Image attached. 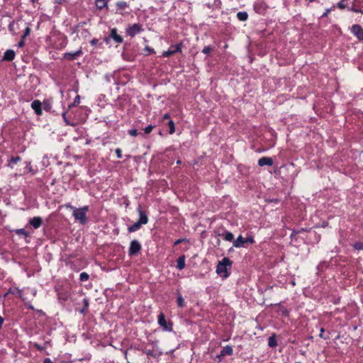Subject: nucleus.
<instances>
[{"instance_id":"f257e3e1","label":"nucleus","mask_w":363,"mask_h":363,"mask_svg":"<svg viewBox=\"0 0 363 363\" xmlns=\"http://www.w3.org/2000/svg\"><path fill=\"white\" fill-rule=\"evenodd\" d=\"M66 208H69L73 211L72 216L76 220H78L80 224L84 225L87 222L86 213L89 211V206H84L83 207L77 208L72 206L70 203L65 205Z\"/></svg>"},{"instance_id":"f03ea898","label":"nucleus","mask_w":363,"mask_h":363,"mask_svg":"<svg viewBox=\"0 0 363 363\" xmlns=\"http://www.w3.org/2000/svg\"><path fill=\"white\" fill-rule=\"evenodd\" d=\"M232 264V262L228 257H224L221 261H220L216 267V272L223 276V277H227L228 276L227 272V267H230Z\"/></svg>"},{"instance_id":"7ed1b4c3","label":"nucleus","mask_w":363,"mask_h":363,"mask_svg":"<svg viewBox=\"0 0 363 363\" xmlns=\"http://www.w3.org/2000/svg\"><path fill=\"white\" fill-rule=\"evenodd\" d=\"M142 250V245L140 242L137 240H133L130 243L128 249V255L130 257L138 255Z\"/></svg>"},{"instance_id":"20e7f679","label":"nucleus","mask_w":363,"mask_h":363,"mask_svg":"<svg viewBox=\"0 0 363 363\" xmlns=\"http://www.w3.org/2000/svg\"><path fill=\"white\" fill-rule=\"evenodd\" d=\"M143 31V28L141 24L134 23L130 26H128L126 29L127 35L133 38L137 34H139Z\"/></svg>"},{"instance_id":"39448f33","label":"nucleus","mask_w":363,"mask_h":363,"mask_svg":"<svg viewBox=\"0 0 363 363\" xmlns=\"http://www.w3.org/2000/svg\"><path fill=\"white\" fill-rule=\"evenodd\" d=\"M163 125H167L169 134H173L175 132L174 123L170 119L169 115L166 113L162 118Z\"/></svg>"},{"instance_id":"423d86ee","label":"nucleus","mask_w":363,"mask_h":363,"mask_svg":"<svg viewBox=\"0 0 363 363\" xmlns=\"http://www.w3.org/2000/svg\"><path fill=\"white\" fill-rule=\"evenodd\" d=\"M158 324L163 328L164 330L170 331L172 330V323L170 322H167L165 318L164 314L161 312L158 315Z\"/></svg>"},{"instance_id":"0eeeda50","label":"nucleus","mask_w":363,"mask_h":363,"mask_svg":"<svg viewBox=\"0 0 363 363\" xmlns=\"http://www.w3.org/2000/svg\"><path fill=\"white\" fill-rule=\"evenodd\" d=\"M351 31L359 40H363V28L359 24L353 25L351 28Z\"/></svg>"},{"instance_id":"6e6552de","label":"nucleus","mask_w":363,"mask_h":363,"mask_svg":"<svg viewBox=\"0 0 363 363\" xmlns=\"http://www.w3.org/2000/svg\"><path fill=\"white\" fill-rule=\"evenodd\" d=\"M137 211L139 214V219L138 222L140 223L142 225H145L148 223V216L145 211L142 210V207L140 205L138 206L137 208Z\"/></svg>"},{"instance_id":"1a4fd4ad","label":"nucleus","mask_w":363,"mask_h":363,"mask_svg":"<svg viewBox=\"0 0 363 363\" xmlns=\"http://www.w3.org/2000/svg\"><path fill=\"white\" fill-rule=\"evenodd\" d=\"M83 54L82 48L79 49L74 52H65L63 54V58L65 60L72 61Z\"/></svg>"},{"instance_id":"9d476101","label":"nucleus","mask_w":363,"mask_h":363,"mask_svg":"<svg viewBox=\"0 0 363 363\" xmlns=\"http://www.w3.org/2000/svg\"><path fill=\"white\" fill-rule=\"evenodd\" d=\"M182 50V43H177L175 46H172L169 48V50L166 52H164V57H169L174 54L177 52H180Z\"/></svg>"},{"instance_id":"9b49d317","label":"nucleus","mask_w":363,"mask_h":363,"mask_svg":"<svg viewBox=\"0 0 363 363\" xmlns=\"http://www.w3.org/2000/svg\"><path fill=\"white\" fill-rule=\"evenodd\" d=\"M182 50V43H177L175 46H172L169 48V50L166 52H164V57H169L174 54L177 52H180Z\"/></svg>"},{"instance_id":"f8f14e48","label":"nucleus","mask_w":363,"mask_h":363,"mask_svg":"<svg viewBox=\"0 0 363 363\" xmlns=\"http://www.w3.org/2000/svg\"><path fill=\"white\" fill-rule=\"evenodd\" d=\"M31 108L34 110L38 116H41L43 113L42 103L40 101L35 99L31 103Z\"/></svg>"},{"instance_id":"ddd939ff","label":"nucleus","mask_w":363,"mask_h":363,"mask_svg":"<svg viewBox=\"0 0 363 363\" xmlns=\"http://www.w3.org/2000/svg\"><path fill=\"white\" fill-rule=\"evenodd\" d=\"M109 38H112L117 43H122L123 41V37L118 34L116 28L111 30Z\"/></svg>"},{"instance_id":"4468645a","label":"nucleus","mask_w":363,"mask_h":363,"mask_svg":"<svg viewBox=\"0 0 363 363\" xmlns=\"http://www.w3.org/2000/svg\"><path fill=\"white\" fill-rule=\"evenodd\" d=\"M255 10L258 13H263L267 9V6L263 1H259L255 3Z\"/></svg>"},{"instance_id":"2eb2a0df","label":"nucleus","mask_w":363,"mask_h":363,"mask_svg":"<svg viewBox=\"0 0 363 363\" xmlns=\"http://www.w3.org/2000/svg\"><path fill=\"white\" fill-rule=\"evenodd\" d=\"M29 224L35 229L39 228L43 224V219L40 216H35L30 219Z\"/></svg>"},{"instance_id":"dca6fc26","label":"nucleus","mask_w":363,"mask_h":363,"mask_svg":"<svg viewBox=\"0 0 363 363\" xmlns=\"http://www.w3.org/2000/svg\"><path fill=\"white\" fill-rule=\"evenodd\" d=\"M233 352V347L230 345H227L221 350L220 354L218 355V357L220 359L221 357H225L226 355H231Z\"/></svg>"},{"instance_id":"f3484780","label":"nucleus","mask_w":363,"mask_h":363,"mask_svg":"<svg viewBox=\"0 0 363 363\" xmlns=\"http://www.w3.org/2000/svg\"><path fill=\"white\" fill-rule=\"evenodd\" d=\"M273 164V160L271 157H263L258 160V165L263 167L265 165L272 166Z\"/></svg>"},{"instance_id":"a211bd4d","label":"nucleus","mask_w":363,"mask_h":363,"mask_svg":"<svg viewBox=\"0 0 363 363\" xmlns=\"http://www.w3.org/2000/svg\"><path fill=\"white\" fill-rule=\"evenodd\" d=\"M16 54L13 50H7L3 56V60L4 61H12L15 58Z\"/></svg>"},{"instance_id":"6ab92c4d","label":"nucleus","mask_w":363,"mask_h":363,"mask_svg":"<svg viewBox=\"0 0 363 363\" xmlns=\"http://www.w3.org/2000/svg\"><path fill=\"white\" fill-rule=\"evenodd\" d=\"M246 244L245 238L242 235H239L238 238L233 241V246L235 247H245Z\"/></svg>"},{"instance_id":"aec40b11","label":"nucleus","mask_w":363,"mask_h":363,"mask_svg":"<svg viewBox=\"0 0 363 363\" xmlns=\"http://www.w3.org/2000/svg\"><path fill=\"white\" fill-rule=\"evenodd\" d=\"M14 294L16 295L18 298H22V291L17 287L10 288L9 291L4 295V297L7 296L9 294Z\"/></svg>"},{"instance_id":"412c9836","label":"nucleus","mask_w":363,"mask_h":363,"mask_svg":"<svg viewBox=\"0 0 363 363\" xmlns=\"http://www.w3.org/2000/svg\"><path fill=\"white\" fill-rule=\"evenodd\" d=\"M142 224L138 221L128 228V233H133L140 229Z\"/></svg>"},{"instance_id":"4be33fe9","label":"nucleus","mask_w":363,"mask_h":363,"mask_svg":"<svg viewBox=\"0 0 363 363\" xmlns=\"http://www.w3.org/2000/svg\"><path fill=\"white\" fill-rule=\"evenodd\" d=\"M116 6L117 10L122 11V10H124L126 8H128L129 6V5L127 2L121 1L116 2Z\"/></svg>"},{"instance_id":"5701e85b","label":"nucleus","mask_w":363,"mask_h":363,"mask_svg":"<svg viewBox=\"0 0 363 363\" xmlns=\"http://www.w3.org/2000/svg\"><path fill=\"white\" fill-rule=\"evenodd\" d=\"M268 345L270 347H275L277 345V341L275 337V335L273 334L272 336H270L268 339Z\"/></svg>"},{"instance_id":"b1692460","label":"nucleus","mask_w":363,"mask_h":363,"mask_svg":"<svg viewBox=\"0 0 363 363\" xmlns=\"http://www.w3.org/2000/svg\"><path fill=\"white\" fill-rule=\"evenodd\" d=\"M47 344H48V342H45L44 343V345L42 346L40 345V344L37 343V342H33L32 345H33V347L34 348H35L38 351H40V352H42L43 350H45L47 347Z\"/></svg>"},{"instance_id":"393cba45","label":"nucleus","mask_w":363,"mask_h":363,"mask_svg":"<svg viewBox=\"0 0 363 363\" xmlns=\"http://www.w3.org/2000/svg\"><path fill=\"white\" fill-rule=\"evenodd\" d=\"M238 18L241 21H245L248 18V14L245 11H240L237 13Z\"/></svg>"},{"instance_id":"a878e982","label":"nucleus","mask_w":363,"mask_h":363,"mask_svg":"<svg viewBox=\"0 0 363 363\" xmlns=\"http://www.w3.org/2000/svg\"><path fill=\"white\" fill-rule=\"evenodd\" d=\"M143 352L147 356L157 357L160 355V354L155 352L153 350H143Z\"/></svg>"},{"instance_id":"bb28decb","label":"nucleus","mask_w":363,"mask_h":363,"mask_svg":"<svg viewBox=\"0 0 363 363\" xmlns=\"http://www.w3.org/2000/svg\"><path fill=\"white\" fill-rule=\"evenodd\" d=\"M223 238L225 240L227 241H233V239H234V235L232 233L230 232H225L224 234H223Z\"/></svg>"},{"instance_id":"cd10ccee","label":"nucleus","mask_w":363,"mask_h":363,"mask_svg":"<svg viewBox=\"0 0 363 363\" xmlns=\"http://www.w3.org/2000/svg\"><path fill=\"white\" fill-rule=\"evenodd\" d=\"M16 233L18 235H23L24 237H28L29 233L23 228L16 230Z\"/></svg>"},{"instance_id":"c85d7f7f","label":"nucleus","mask_w":363,"mask_h":363,"mask_svg":"<svg viewBox=\"0 0 363 363\" xmlns=\"http://www.w3.org/2000/svg\"><path fill=\"white\" fill-rule=\"evenodd\" d=\"M79 103H80V96L79 95H77L76 97L74 98L72 104L69 105V108H71L73 106H76L79 105Z\"/></svg>"},{"instance_id":"c756f323","label":"nucleus","mask_w":363,"mask_h":363,"mask_svg":"<svg viewBox=\"0 0 363 363\" xmlns=\"http://www.w3.org/2000/svg\"><path fill=\"white\" fill-rule=\"evenodd\" d=\"M21 160V158L19 156L11 157L9 160V164H16Z\"/></svg>"},{"instance_id":"7c9ffc66","label":"nucleus","mask_w":363,"mask_h":363,"mask_svg":"<svg viewBox=\"0 0 363 363\" xmlns=\"http://www.w3.org/2000/svg\"><path fill=\"white\" fill-rule=\"evenodd\" d=\"M89 279V275L86 272H82L79 275V280L81 281H86Z\"/></svg>"},{"instance_id":"2f4dec72","label":"nucleus","mask_w":363,"mask_h":363,"mask_svg":"<svg viewBox=\"0 0 363 363\" xmlns=\"http://www.w3.org/2000/svg\"><path fill=\"white\" fill-rule=\"evenodd\" d=\"M347 0H341L339 3H337V6L340 9H344L347 6Z\"/></svg>"},{"instance_id":"473e14b6","label":"nucleus","mask_w":363,"mask_h":363,"mask_svg":"<svg viewBox=\"0 0 363 363\" xmlns=\"http://www.w3.org/2000/svg\"><path fill=\"white\" fill-rule=\"evenodd\" d=\"M353 247L357 250H363V242H357L353 245Z\"/></svg>"},{"instance_id":"72a5a7b5","label":"nucleus","mask_w":363,"mask_h":363,"mask_svg":"<svg viewBox=\"0 0 363 363\" xmlns=\"http://www.w3.org/2000/svg\"><path fill=\"white\" fill-rule=\"evenodd\" d=\"M30 30H30V28L29 27V26H27V27L24 30L23 35H22V38H26L27 36H28L30 33Z\"/></svg>"},{"instance_id":"f704fd0d","label":"nucleus","mask_w":363,"mask_h":363,"mask_svg":"<svg viewBox=\"0 0 363 363\" xmlns=\"http://www.w3.org/2000/svg\"><path fill=\"white\" fill-rule=\"evenodd\" d=\"M100 4L98 6L100 9L107 6L108 0H99Z\"/></svg>"},{"instance_id":"c9c22d12","label":"nucleus","mask_w":363,"mask_h":363,"mask_svg":"<svg viewBox=\"0 0 363 363\" xmlns=\"http://www.w3.org/2000/svg\"><path fill=\"white\" fill-rule=\"evenodd\" d=\"M153 128H154V126H153V125H147V126L144 129V133H145V134H149V133H150L152 131Z\"/></svg>"},{"instance_id":"e433bc0d","label":"nucleus","mask_w":363,"mask_h":363,"mask_svg":"<svg viewBox=\"0 0 363 363\" xmlns=\"http://www.w3.org/2000/svg\"><path fill=\"white\" fill-rule=\"evenodd\" d=\"M182 255L178 257L177 259V267L179 269H182Z\"/></svg>"},{"instance_id":"4c0bfd02","label":"nucleus","mask_w":363,"mask_h":363,"mask_svg":"<svg viewBox=\"0 0 363 363\" xmlns=\"http://www.w3.org/2000/svg\"><path fill=\"white\" fill-rule=\"evenodd\" d=\"M350 11H352L353 12H355V13H363V11L360 9H357L356 8L355 6H352L351 8L349 9Z\"/></svg>"},{"instance_id":"58836bf2","label":"nucleus","mask_w":363,"mask_h":363,"mask_svg":"<svg viewBox=\"0 0 363 363\" xmlns=\"http://www.w3.org/2000/svg\"><path fill=\"white\" fill-rule=\"evenodd\" d=\"M43 107H44V109L47 111H49L51 108L50 104L47 101L43 102Z\"/></svg>"},{"instance_id":"ea45409f","label":"nucleus","mask_w":363,"mask_h":363,"mask_svg":"<svg viewBox=\"0 0 363 363\" xmlns=\"http://www.w3.org/2000/svg\"><path fill=\"white\" fill-rule=\"evenodd\" d=\"M213 49L211 46H206L203 49L202 52L204 54H208Z\"/></svg>"},{"instance_id":"a19ab883","label":"nucleus","mask_w":363,"mask_h":363,"mask_svg":"<svg viewBox=\"0 0 363 363\" xmlns=\"http://www.w3.org/2000/svg\"><path fill=\"white\" fill-rule=\"evenodd\" d=\"M129 135L131 136H137L138 135V130L136 129H131L128 131Z\"/></svg>"},{"instance_id":"79ce46f5","label":"nucleus","mask_w":363,"mask_h":363,"mask_svg":"<svg viewBox=\"0 0 363 363\" xmlns=\"http://www.w3.org/2000/svg\"><path fill=\"white\" fill-rule=\"evenodd\" d=\"M115 152L118 159L122 158V150L120 148H116Z\"/></svg>"},{"instance_id":"37998d69","label":"nucleus","mask_w":363,"mask_h":363,"mask_svg":"<svg viewBox=\"0 0 363 363\" xmlns=\"http://www.w3.org/2000/svg\"><path fill=\"white\" fill-rule=\"evenodd\" d=\"M177 303L178 306L182 307V295L178 294L177 298Z\"/></svg>"},{"instance_id":"c03bdc74","label":"nucleus","mask_w":363,"mask_h":363,"mask_svg":"<svg viewBox=\"0 0 363 363\" xmlns=\"http://www.w3.org/2000/svg\"><path fill=\"white\" fill-rule=\"evenodd\" d=\"M25 39L26 38H21V40L18 43V47L22 48L25 45Z\"/></svg>"},{"instance_id":"a18cd8bd","label":"nucleus","mask_w":363,"mask_h":363,"mask_svg":"<svg viewBox=\"0 0 363 363\" xmlns=\"http://www.w3.org/2000/svg\"><path fill=\"white\" fill-rule=\"evenodd\" d=\"M246 243L252 244L255 241L252 237L250 236L245 238Z\"/></svg>"},{"instance_id":"49530a36","label":"nucleus","mask_w":363,"mask_h":363,"mask_svg":"<svg viewBox=\"0 0 363 363\" xmlns=\"http://www.w3.org/2000/svg\"><path fill=\"white\" fill-rule=\"evenodd\" d=\"M145 50H147L148 52V54H152V53H155V50L153 48H151L149 46H146L145 48Z\"/></svg>"},{"instance_id":"de8ad7c7","label":"nucleus","mask_w":363,"mask_h":363,"mask_svg":"<svg viewBox=\"0 0 363 363\" xmlns=\"http://www.w3.org/2000/svg\"><path fill=\"white\" fill-rule=\"evenodd\" d=\"M99 40L98 39L96 38H93L91 41H90V44L92 45V46H95L97 45Z\"/></svg>"},{"instance_id":"09e8293b","label":"nucleus","mask_w":363,"mask_h":363,"mask_svg":"<svg viewBox=\"0 0 363 363\" xmlns=\"http://www.w3.org/2000/svg\"><path fill=\"white\" fill-rule=\"evenodd\" d=\"M66 116H67V112H63V113H62V118H63V119H64V121H65V123H66L67 125H69V123L68 120L67 119Z\"/></svg>"},{"instance_id":"8fccbe9b","label":"nucleus","mask_w":363,"mask_h":363,"mask_svg":"<svg viewBox=\"0 0 363 363\" xmlns=\"http://www.w3.org/2000/svg\"><path fill=\"white\" fill-rule=\"evenodd\" d=\"M83 301H84V308H87V307H88V306H89V301H88V300H87V299H86V298H84V299L83 300Z\"/></svg>"},{"instance_id":"3c124183","label":"nucleus","mask_w":363,"mask_h":363,"mask_svg":"<svg viewBox=\"0 0 363 363\" xmlns=\"http://www.w3.org/2000/svg\"><path fill=\"white\" fill-rule=\"evenodd\" d=\"M4 318L0 315V329H1V327H2V325H3V323H4Z\"/></svg>"},{"instance_id":"603ef678","label":"nucleus","mask_w":363,"mask_h":363,"mask_svg":"<svg viewBox=\"0 0 363 363\" xmlns=\"http://www.w3.org/2000/svg\"><path fill=\"white\" fill-rule=\"evenodd\" d=\"M43 363H52V360L50 358H46Z\"/></svg>"},{"instance_id":"864d4df0","label":"nucleus","mask_w":363,"mask_h":363,"mask_svg":"<svg viewBox=\"0 0 363 363\" xmlns=\"http://www.w3.org/2000/svg\"><path fill=\"white\" fill-rule=\"evenodd\" d=\"M180 243H182V238L178 239V240H177L174 242V245H178V244H180Z\"/></svg>"},{"instance_id":"5fc2aeb1","label":"nucleus","mask_w":363,"mask_h":363,"mask_svg":"<svg viewBox=\"0 0 363 363\" xmlns=\"http://www.w3.org/2000/svg\"><path fill=\"white\" fill-rule=\"evenodd\" d=\"M329 11H330V10H329V9H328V10H327V11H326L323 14V16H323V17L326 16L328 14Z\"/></svg>"},{"instance_id":"6e6d98bb","label":"nucleus","mask_w":363,"mask_h":363,"mask_svg":"<svg viewBox=\"0 0 363 363\" xmlns=\"http://www.w3.org/2000/svg\"><path fill=\"white\" fill-rule=\"evenodd\" d=\"M323 333H324V329H323V328H321V329H320V337H323Z\"/></svg>"},{"instance_id":"4d7b16f0","label":"nucleus","mask_w":363,"mask_h":363,"mask_svg":"<svg viewBox=\"0 0 363 363\" xmlns=\"http://www.w3.org/2000/svg\"><path fill=\"white\" fill-rule=\"evenodd\" d=\"M62 1H63V0H55V2H56L57 4H62Z\"/></svg>"},{"instance_id":"13d9d810","label":"nucleus","mask_w":363,"mask_h":363,"mask_svg":"<svg viewBox=\"0 0 363 363\" xmlns=\"http://www.w3.org/2000/svg\"><path fill=\"white\" fill-rule=\"evenodd\" d=\"M109 38H109V37H108V38H106L104 39V40H105V42H106V43H108V41H109Z\"/></svg>"},{"instance_id":"bf43d9fd","label":"nucleus","mask_w":363,"mask_h":363,"mask_svg":"<svg viewBox=\"0 0 363 363\" xmlns=\"http://www.w3.org/2000/svg\"><path fill=\"white\" fill-rule=\"evenodd\" d=\"M127 354H128V350H125L124 352V355H125V357L127 358Z\"/></svg>"},{"instance_id":"052dcab7","label":"nucleus","mask_w":363,"mask_h":363,"mask_svg":"<svg viewBox=\"0 0 363 363\" xmlns=\"http://www.w3.org/2000/svg\"><path fill=\"white\" fill-rule=\"evenodd\" d=\"M296 233H297V232H296V231H293V233H292V234H291V237L294 236Z\"/></svg>"},{"instance_id":"680f3d73","label":"nucleus","mask_w":363,"mask_h":363,"mask_svg":"<svg viewBox=\"0 0 363 363\" xmlns=\"http://www.w3.org/2000/svg\"><path fill=\"white\" fill-rule=\"evenodd\" d=\"M184 256H183V264H182V266H183V268L184 267Z\"/></svg>"},{"instance_id":"e2e57ef3","label":"nucleus","mask_w":363,"mask_h":363,"mask_svg":"<svg viewBox=\"0 0 363 363\" xmlns=\"http://www.w3.org/2000/svg\"><path fill=\"white\" fill-rule=\"evenodd\" d=\"M177 164H181L182 163V161L178 160L177 162Z\"/></svg>"},{"instance_id":"0e129e2a","label":"nucleus","mask_w":363,"mask_h":363,"mask_svg":"<svg viewBox=\"0 0 363 363\" xmlns=\"http://www.w3.org/2000/svg\"><path fill=\"white\" fill-rule=\"evenodd\" d=\"M37 1H38V0H30V1H31L32 3H35V2H36Z\"/></svg>"},{"instance_id":"69168bd1","label":"nucleus","mask_w":363,"mask_h":363,"mask_svg":"<svg viewBox=\"0 0 363 363\" xmlns=\"http://www.w3.org/2000/svg\"><path fill=\"white\" fill-rule=\"evenodd\" d=\"M357 1H358V0H354V1H353V2H354H354H357Z\"/></svg>"},{"instance_id":"338daca9","label":"nucleus","mask_w":363,"mask_h":363,"mask_svg":"<svg viewBox=\"0 0 363 363\" xmlns=\"http://www.w3.org/2000/svg\"><path fill=\"white\" fill-rule=\"evenodd\" d=\"M311 2L314 1L315 0H309Z\"/></svg>"}]
</instances>
